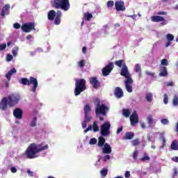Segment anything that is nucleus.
I'll return each instance as SVG.
<instances>
[{
  "label": "nucleus",
  "instance_id": "nucleus-36",
  "mask_svg": "<svg viewBox=\"0 0 178 178\" xmlns=\"http://www.w3.org/2000/svg\"><path fill=\"white\" fill-rule=\"evenodd\" d=\"M166 38L168 40V41H173L175 40V36H173V35L168 33L166 35Z\"/></svg>",
  "mask_w": 178,
  "mask_h": 178
},
{
  "label": "nucleus",
  "instance_id": "nucleus-14",
  "mask_svg": "<svg viewBox=\"0 0 178 178\" xmlns=\"http://www.w3.org/2000/svg\"><path fill=\"white\" fill-rule=\"evenodd\" d=\"M13 116L15 119H23V111L21 108H17L13 111Z\"/></svg>",
  "mask_w": 178,
  "mask_h": 178
},
{
  "label": "nucleus",
  "instance_id": "nucleus-60",
  "mask_svg": "<svg viewBox=\"0 0 178 178\" xmlns=\"http://www.w3.org/2000/svg\"><path fill=\"white\" fill-rule=\"evenodd\" d=\"M146 74H147V76H150L151 77H154V76H155L154 73L150 72L149 71H146Z\"/></svg>",
  "mask_w": 178,
  "mask_h": 178
},
{
  "label": "nucleus",
  "instance_id": "nucleus-23",
  "mask_svg": "<svg viewBox=\"0 0 178 178\" xmlns=\"http://www.w3.org/2000/svg\"><path fill=\"white\" fill-rule=\"evenodd\" d=\"M124 138V140H133L134 138V132H126Z\"/></svg>",
  "mask_w": 178,
  "mask_h": 178
},
{
  "label": "nucleus",
  "instance_id": "nucleus-35",
  "mask_svg": "<svg viewBox=\"0 0 178 178\" xmlns=\"http://www.w3.org/2000/svg\"><path fill=\"white\" fill-rule=\"evenodd\" d=\"M135 72H136V73L141 72V65L140 64H136L135 65Z\"/></svg>",
  "mask_w": 178,
  "mask_h": 178
},
{
  "label": "nucleus",
  "instance_id": "nucleus-43",
  "mask_svg": "<svg viewBox=\"0 0 178 178\" xmlns=\"http://www.w3.org/2000/svg\"><path fill=\"white\" fill-rule=\"evenodd\" d=\"M163 102L165 105H167V104L169 102V99L168 97V95L164 94L163 95Z\"/></svg>",
  "mask_w": 178,
  "mask_h": 178
},
{
  "label": "nucleus",
  "instance_id": "nucleus-11",
  "mask_svg": "<svg viewBox=\"0 0 178 178\" xmlns=\"http://www.w3.org/2000/svg\"><path fill=\"white\" fill-rule=\"evenodd\" d=\"M89 83L95 90L101 87V84L99 83V81L97 79V76L90 77L89 79Z\"/></svg>",
  "mask_w": 178,
  "mask_h": 178
},
{
  "label": "nucleus",
  "instance_id": "nucleus-42",
  "mask_svg": "<svg viewBox=\"0 0 178 178\" xmlns=\"http://www.w3.org/2000/svg\"><path fill=\"white\" fill-rule=\"evenodd\" d=\"M161 65L163 66H168V65H169V62L168 61V59H165V58L162 59Z\"/></svg>",
  "mask_w": 178,
  "mask_h": 178
},
{
  "label": "nucleus",
  "instance_id": "nucleus-40",
  "mask_svg": "<svg viewBox=\"0 0 178 178\" xmlns=\"http://www.w3.org/2000/svg\"><path fill=\"white\" fill-rule=\"evenodd\" d=\"M97 138H91L90 140V141H89V144L90 145H95V144H97Z\"/></svg>",
  "mask_w": 178,
  "mask_h": 178
},
{
  "label": "nucleus",
  "instance_id": "nucleus-62",
  "mask_svg": "<svg viewBox=\"0 0 178 178\" xmlns=\"http://www.w3.org/2000/svg\"><path fill=\"white\" fill-rule=\"evenodd\" d=\"M124 177H125L126 178L130 177V171H127V172H125Z\"/></svg>",
  "mask_w": 178,
  "mask_h": 178
},
{
  "label": "nucleus",
  "instance_id": "nucleus-12",
  "mask_svg": "<svg viewBox=\"0 0 178 178\" xmlns=\"http://www.w3.org/2000/svg\"><path fill=\"white\" fill-rule=\"evenodd\" d=\"M115 6L118 12H124V10H126V6H124V1H115Z\"/></svg>",
  "mask_w": 178,
  "mask_h": 178
},
{
  "label": "nucleus",
  "instance_id": "nucleus-16",
  "mask_svg": "<svg viewBox=\"0 0 178 178\" xmlns=\"http://www.w3.org/2000/svg\"><path fill=\"white\" fill-rule=\"evenodd\" d=\"M169 74L168 72V68L166 67L161 66L160 67V73L159 74V76L160 77H166Z\"/></svg>",
  "mask_w": 178,
  "mask_h": 178
},
{
  "label": "nucleus",
  "instance_id": "nucleus-13",
  "mask_svg": "<svg viewBox=\"0 0 178 178\" xmlns=\"http://www.w3.org/2000/svg\"><path fill=\"white\" fill-rule=\"evenodd\" d=\"M129 119L131 126H136L138 123V115H137V112L134 111Z\"/></svg>",
  "mask_w": 178,
  "mask_h": 178
},
{
  "label": "nucleus",
  "instance_id": "nucleus-6",
  "mask_svg": "<svg viewBox=\"0 0 178 178\" xmlns=\"http://www.w3.org/2000/svg\"><path fill=\"white\" fill-rule=\"evenodd\" d=\"M86 79H76L75 83V89H74V95L76 97L80 95L83 91H86L87 90V87L86 86Z\"/></svg>",
  "mask_w": 178,
  "mask_h": 178
},
{
  "label": "nucleus",
  "instance_id": "nucleus-37",
  "mask_svg": "<svg viewBox=\"0 0 178 178\" xmlns=\"http://www.w3.org/2000/svg\"><path fill=\"white\" fill-rule=\"evenodd\" d=\"M123 115L125 118H129V116H130V111H129V109H124Z\"/></svg>",
  "mask_w": 178,
  "mask_h": 178
},
{
  "label": "nucleus",
  "instance_id": "nucleus-5",
  "mask_svg": "<svg viewBox=\"0 0 178 178\" xmlns=\"http://www.w3.org/2000/svg\"><path fill=\"white\" fill-rule=\"evenodd\" d=\"M51 5L54 9H61L65 10V12H67L70 9L69 0H53Z\"/></svg>",
  "mask_w": 178,
  "mask_h": 178
},
{
  "label": "nucleus",
  "instance_id": "nucleus-61",
  "mask_svg": "<svg viewBox=\"0 0 178 178\" xmlns=\"http://www.w3.org/2000/svg\"><path fill=\"white\" fill-rule=\"evenodd\" d=\"M122 131H123V127H120V128H118L116 133L117 134H119L120 133H122Z\"/></svg>",
  "mask_w": 178,
  "mask_h": 178
},
{
  "label": "nucleus",
  "instance_id": "nucleus-64",
  "mask_svg": "<svg viewBox=\"0 0 178 178\" xmlns=\"http://www.w3.org/2000/svg\"><path fill=\"white\" fill-rule=\"evenodd\" d=\"M172 161H174V162H178V156H175L174 158L172 159Z\"/></svg>",
  "mask_w": 178,
  "mask_h": 178
},
{
  "label": "nucleus",
  "instance_id": "nucleus-52",
  "mask_svg": "<svg viewBox=\"0 0 178 178\" xmlns=\"http://www.w3.org/2000/svg\"><path fill=\"white\" fill-rule=\"evenodd\" d=\"M19 51V49L17 47H15V49L13 50V56H17V51Z\"/></svg>",
  "mask_w": 178,
  "mask_h": 178
},
{
  "label": "nucleus",
  "instance_id": "nucleus-24",
  "mask_svg": "<svg viewBox=\"0 0 178 178\" xmlns=\"http://www.w3.org/2000/svg\"><path fill=\"white\" fill-rule=\"evenodd\" d=\"M15 73H16V69L13 68L12 70H10L7 74H6V77L8 80V81H10L12 74H15Z\"/></svg>",
  "mask_w": 178,
  "mask_h": 178
},
{
  "label": "nucleus",
  "instance_id": "nucleus-46",
  "mask_svg": "<svg viewBox=\"0 0 178 178\" xmlns=\"http://www.w3.org/2000/svg\"><path fill=\"white\" fill-rule=\"evenodd\" d=\"M137 156H138V151L135 150L133 153V159L136 161L137 159Z\"/></svg>",
  "mask_w": 178,
  "mask_h": 178
},
{
  "label": "nucleus",
  "instance_id": "nucleus-58",
  "mask_svg": "<svg viewBox=\"0 0 178 178\" xmlns=\"http://www.w3.org/2000/svg\"><path fill=\"white\" fill-rule=\"evenodd\" d=\"M10 171L12 173H16V172H17V168H16V167H11Z\"/></svg>",
  "mask_w": 178,
  "mask_h": 178
},
{
  "label": "nucleus",
  "instance_id": "nucleus-45",
  "mask_svg": "<svg viewBox=\"0 0 178 178\" xmlns=\"http://www.w3.org/2000/svg\"><path fill=\"white\" fill-rule=\"evenodd\" d=\"M161 122L162 124H164V125L169 124V120H168L167 118L161 119Z\"/></svg>",
  "mask_w": 178,
  "mask_h": 178
},
{
  "label": "nucleus",
  "instance_id": "nucleus-4",
  "mask_svg": "<svg viewBox=\"0 0 178 178\" xmlns=\"http://www.w3.org/2000/svg\"><path fill=\"white\" fill-rule=\"evenodd\" d=\"M19 84H22V86H31L32 84L31 92L35 93L37 91V88H38V81L37 79L33 76H30L29 79L27 78H21L19 80Z\"/></svg>",
  "mask_w": 178,
  "mask_h": 178
},
{
  "label": "nucleus",
  "instance_id": "nucleus-9",
  "mask_svg": "<svg viewBox=\"0 0 178 178\" xmlns=\"http://www.w3.org/2000/svg\"><path fill=\"white\" fill-rule=\"evenodd\" d=\"M21 29L24 33H31V31H35V24L34 22H29L24 24Z\"/></svg>",
  "mask_w": 178,
  "mask_h": 178
},
{
  "label": "nucleus",
  "instance_id": "nucleus-25",
  "mask_svg": "<svg viewBox=\"0 0 178 178\" xmlns=\"http://www.w3.org/2000/svg\"><path fill=\"white\" fill-rule=\"evenodd\" d=\"M114 65L115 66H118V67H122L126 66V63L124 62V60H119L114 62Z\"/></svg>",
  "mask_w": 178,
  "mask_h": 178
},
{
  "label": "nucleus",
  "instance_id": "nucleus-47",
  "mask_svg": "<svg viewBox=\"0 0 178 178\" xmlns=\"http://www.w3.org/2000/svg\"><path fill=\"white\" fill-rule=\"evenodd\" d=\"M149 159H151L149 158V156H144V157L140 159V161H141L142 162H145V161H149Z\"/></svg>",
  "mask_w": 178,
  "mask_h": 178
},
{
  "label": "nucleus",
  "instance_id": "nucleus-31",
  "mask_svg": "<svg viewBox=\"0 0 178 178\" xmlns=\"http://www.w3.org/2000/svg\"><path fill=\"white\" fill-rule=\"evenodd\" d=\"M92 129H93V131L95 133H97V131H99V127H98V124H97V121H95L93 122V126L92 127Z\"/></svg>",
  "mask_w": 178,
  "mask_h": 178
},
{
  "label": "nucleus",
  "instance_id": "nucleus-15",
  "mask_svg": "<svg viewBox=\"0 0 178 178\" xmlns=\"http://www.w3.org/2000/svg\"><path fill=\"white\" fill-rule=\"evenodd\" d=\"M120 75L123 77H127L130 76V72H129V68L127 67V65H124V67H122Z\"/></svg>",
  "mask_w": 178,
  "mask_h": 178
},
{
  "label": "nucleus",
  "instance_id": "nucleus-33",
  "mask_svg": "<svg viewBox=\"0 0 178 178\" xmlns=\"http://www.w3.org/2000/svg\"><path fill=\"white\" fill-rule=\"evenodd\" d=\"M172 105H174V106H177V105H178V97H177V95L174 96V98L172 99Z\"/></svg>",
  "mask_w": 178,
  "mask_h": 178
},
{
  "label": "nucleus",
  "instance_id": "nucleus-48",
  "mask_svg": "<svg viewBox=\"0 0 178 178\" xmlns=\"http://www.w3.org/2000/svg\"><path fill=\"white\" fill-rule=\"evenodd\" d=\"M111 159V156L109 154H106L103 157L104 162H106V161H109Z\"/></svg>",
  "mask_w": 178,
  "mask_h": 178
},
{
  "label": "nucleus",
  "instance_id": "nucleus-20",
  "mask_svg": "<svg viewBox=\"0 0 178 178\" xmlns=\"http://www.w3.org/2000/svg\"><path fill=\"white\" fill-rule=\"evenodd\" d=\"M146 120L149 124V127H151L152 126V124L155 123V120H154L152 115H149L147 117Z\"/></svg>",
  "mask_w": 178,
  "mask_h": 178
},
{
  "label": "nucleus",
  "instance_id": "nucleus-29",
  "mask_svg": "<svg viewBox=\"0 0 178 178\" xmlns=\"http://www.w3.org/2000/svg\"><path fill=\"white\" fill-rule=\"evenodd\" d=\"M83 17L86 22H89V20H91V19H92V14L86 13L84 14Z\"/></svg>",
  "mask_w": 178,
  "mask_h": 178
},
{
  "label": "nucleus",
  "instance_id": "nucleus-63",
  "mask_svg": "<svg viewBox=\"0 0 178 178\" xmlns=\"http://www.w3.org/2000/svg\"><path fill=\"white\" fill-rule=\"evenodd\" d=\"M81 124H82L83 129H86V127H87V122L83 121V122L81 123Z\"/></svg>",
  "mask_w": 178,
  "mask_h": 178
},
{
  "label": "nucleus",
  "instance_id": "nucleus-8",
  "mask_svg": "<svg viewBox=\"0 0 178 178\" xmlns=\"http://www.w3.org/2000/svg\"><path fill=\"white\" fill-rule=\"evenodd\" d=\"M111 123L109 122H105L102 126H101V136L103 137H106L107 136H109L111 134Z\"/></svg>",
  "mask_w": 178,
  "mask_h": 178
},
{
  "label": "nucleus",
  "instance_id": "nucleus-22",
  "mask_svg": "<svg viewBox=\"0 0 178 178\" xmlns=\"http://www.w3.org/2000/svg\"><path fill=\"white\" fill-rule=\"evenodd\" d=\"M99 141L97 143L98 147H99L100 148H102V147H104L105 145V138L104 136H100L98 138Z\"/></svg>",
  "mask_w": 178,
  "mask_h": 178
},
{
  "label": "nucleus",
  "instance_id": "nucleus-7",
  "mask_svg": "<svg viewBox=\"0 0 178 178\" xmlns=\"http://www.w3.org/2000/svg\"><path fill=\"white\" fill-rule=\"evenodd\" d=\"M108 111H109V108H108V106H106V105H105V104L101 105V102L98 101V104H97V106L95 110L96 115H106V112H108Z\"/></svg>",
  "mask_w": 178,
  "mask_h": 178
},
{
  "label": "nucleus",
  "instance_id": "nucleus-10",
  "mask_svg": "<svg viewBox=\"0 0 178 178\" xmlns=\"http://www.w3.org/2000/svg\"><path fill=\"white\" fill-rule=\"evenodd\" d=\"M113 63L110 62L107 65H106L103 69H102V74L104 76H109L111 74V72L113 70Z\"/></svg>",
  "mask_w": 178,
  "mask_h": 178
},
{
  "label": "nucleus",
  "instance_id": "nucleus-54",
  "mask_svg": "<svg viewBox=\"0 0 178 178\" xmlns=\"http://www.w3.org/2000/svg\"><path fill=\"white\" fill-rule=\"evenodd\" d=\"M161 141L163 143V147L166 145V139H165V136H161Z\"/></svg>",
  "mask_w": 178,
  "mask_h": 178
},
{
  "label": "nucleus",
  "instance_id": "nucleus-32",
  "mask_svg": "<svg viewBox=\"0 0 178 178\" xmlns=\"http://www.w3.org/2000/svg\"><path fill=\"white\" fill-rule=\"evenodd\" d=\"M29 126H31V127H35V126H37V117H34L33 118Z\"/></svg>",
  "mask_w": 178,
  "mask_h": 178
},
{
  "label": "nucleus",
  "instance_id": "nucleus-18",
  "mask_svg": "<svg viewBox=\"0 0 178 178\" xmlns=\"http://www.w3.org/2000/svg\"><path fill=\"white\" fill-rule=\"evenodd\" d=\"M103 147V154H111L112 147H111V145H109V143H105Z\"/></svg>",
  "mask_w": 178,
  "mask_h": 178
},
{
  "label": "nucleus",
  "instance_id": "nucleus-59",
  "mask_svg": "<svg viewBox=\"0 0 178 178\" xmlns=\"http://www.w3.org/2000/svg\"><path fill=\"white\" fill-rule=\"evenodd\" d=\"M161 22V26H166V24H168V20L165 19V18H163V20H162Z\"/></svg>",
  "mask_w": 178,
  "mask_h": 178
},
{
  "label": "nucleus",
  "instance_id": "nucleus-55",
  "mask_svg": "<svg viewBox=\"0 0 178 178\" xmlns=\"http://www.w3.org/2000/svg\"><path fill=\"white\" fill-rule=\"evenodd\" d=\"M173 177H176V176H177L178 175V171H177V168H173Z\"/></svg>",
  "mask_w": 178,
  "mask_h": 178
},
{
  "label": "nucleus",
  "instance_id": "nucleus-30",
  "mask_svg": "<svg viewBox=\"0 0 178 178\" xmlns=\"http://www.w3.org/2000/svg\"><path fill=\"white\" fill-rule=\"evenodd\" d=\"M153 97L154 96L152 95V93H151V92L147 93L146 97H145L146 101L147 102H152Z\"/></svg>",
  "mask_w": 178,
  "mask_h": 178
},
{
  "label": "nucleus",
  "instance_id": "nucleus-28",
  "mask_svg": "<svg viewBox=\"0 0 178 178\" xmlns=\"http://www.w3.org/2000/svg\"><path fill=\"white\" fill-rule=\"evenodd\" d=\"M127 80H125V86H129L133 84V79H131V75L125 77Z\"/></svg>",
  "mask_w": 178,
  "mask_h": 178
},
{
  "label": "nucleus",
  "instance_id": "nucleus-57",
  "mask_svg": "<svg viewBox=\"0 0 178 178\" xmlns=\"http://www.w3.org/2000/svg\"><path fill=\"white\" fill-rule=\"evenodd\" d=\"M13 27H14V29H16V30H18V29L20 28V24L15 23V24H13Z\"/></svg>",
  "mask_w": 178,
  "mask_h": 178
},
{
  "label": "nucleus",
  "instance_id": "nucleus-21",
  "mask_svg": "<svg viewBox=\"0 0 178 178\" xmlns=\"http://www.w3.org/2000/svg\"><path fill=\"white\" fill-rule=\"evenodd\" d=\"M9 5L6 4L5 6L3 7L2 11H1V16H5L6 15H9Z\"/></svg>",
  "mask_w": 178,
  "mask_h": 178
},
{
  "label": "nucleus",
  "instance_id": "nucleus-41",
  "mask_svg": "<svg viewBox=\"0 0 178 178\" xmlns=\"http://www.w3.org/2000/svg\"><path fill=\"white\" fill-rule=\"evenodd\" d=\"M85 65H86V63H84V60H81L78 63V66H79V67H81V69H83V67H84Z\"/></svg>",
  "mask_w": 178,
  "mask_h": 178
},
{
  "label": "nucleus",
  "instance_id": "nucleus-53",
  "mask_svg": "<svg viewBox=\"0 0 178 178\" xmlns=\"http://www.w3.org/2000/svg\"><path fill=\"white\" fill-rule=\"evenodd\" d=\"M6 49V43L0 44V51H3V49Z\"/></svg>",
  "mask_w": 178,
  "mask_h": 178
},
{
  "label": "nucleus",
  "instance_id": "nucleus-2",
  "mask_svg": "<svg viewBox=\"0 0 178 178\" xmlns=\"http://www.w3.org/2000/svg\"><path fill=\"white\" fill-rule=\"evenodd\" d=\"M48 149V145L42 146V144L31 143L26 149L25 154L28 159H34L35 154L38 152Z\"/></svg>",
  "mask_w": 178,
  "mask_h": 178
},
{
  "label": "nucleus",
  "instance_id": "nucleus-27",
  "mask_svg": "<svg viewBox=\"0 0 178 178\" xmlns=\"http://www.w3.org/2000/svg\"><path fill=\"white\" fill-rule=\"evenodd\" d=\"M171 149H173V151H178V142L177 140H175L172 142Z\"/></svg>",
  "mask_w": 178,
  "mask_h": 178
},
{
  "label": "nucleus",
  "instance_id": "nucleus-50",
  "mask_svg": "<svg viewBox=\"0 0 178 178\" xmlns=\"http://www.w3.org/2000/svg\"><path fill=\"white\" fill-rule=\"evenodd\" d=\"M13 59V56H12V54L7 55V58H6L7 62H10V60H12Z\"/></svg>",
  "mask_w": 178,
  "mask_h": 178
},
{
  "label": "nucleus",
  "instance_id": "nucleus-19",
  "mask_svg": "<svg viewBox=\"0 0 178 178\" xmlns=\"http://www.w3.org/2000/svg\"><path fill=\"white\" fill-rule=\"evenodd\" d=\"M152 22H154V23H159V22H162L163 20V17L159 15H154L151 17Z\"/></svg>",
  "mask_w": 178,
  "mask_h": 178
},
{
  "label": "nucleus",
  "instance_id": "nucleus-34",
  "mask_svg": "<svg viewBox=\"0 0 178 178\" xmlns=\"http://www.w3.org/2000/svg\"><path fill=\"white\" fill-rule=\"evenodd\" d=\"M100 173L102 175V176L103 177H106V175H108V169L106 168H103L101 171H100Z\"/></svg>",
  "mask_w": 178,
  "mask_h": 178
},
{
  "label": "nucleus",
  "instance_id": "nucleus-17",
  "mask_svg": "<svg viewBox=\"0 0 178 178\" xmlns=\"http://www.w3.org/2000/svg\"><path fill=\"white\" fill-rule=\"evenodd\" d=\"M114 95L116 98H122L123 97V90L120 87H116L114 90Z\"/></svg>",
  "mask_w": 178,
  "mask_h": 178
},
{
  "label": "nucleus",
  "instance_id": "nucleus-49",
  "mask_svg": "<svg viewBox=\"0 0 178 178\" xmlns=\"http://www.w3.org/2000/svg\"><path fill=\"white\" fill-rule=\"evenodd\" d=\"M113 5H114L113 1H108L107 2V7L108 8H112L113 6Z\"/></svg>",
  "mask_w": 178,
  "mask_h": 178
},
{
  "label": "nucleus",
  "instance_id": "nucleus-38",
  "mask_svg": "<svg viewBox=\"0 0 178 178\" xmlns=\"http://www.w3.org/2000/svg\"><path fill=\"white\" fill-rule=\"evenodd\" d=\"M92 118L90 116H88V114H85L84 117V122H86L87 123L91 122Z\"/></svg>",
  "mask_w": 178,
  "mask_h": 178
},
{
  "label": "nucleus",
  "instance_id": "nucleus-56",
  "mask_svg": "<svg viewBox=\"0 0 178 178\" xmlns=\"http://www.w3.org/2000/svg\"><path fill=\"white\" fill-rule=\"evenodd\" d=\"M90 130H92V126L90 125L86 129L84 130V133H88Z\"/></svg>",
  "mask_w": 178,
  "mask_h": 178
},
{
  "label": "nucleus",
  "instance_id": "nucleus-3",
  "mask_svg": "<svg viewBox=\"0 0 178 178\" xmlns=\"http://www.w3.org/2000/svg\"><path fill=\"white\" fill-rule=\"evenodd\" d=\"M47 19L50 22H54V24L59 26L62 22V11L57 10L56 12L54 10H50L47 13Z\"/></svg>",
  "mask_w": 178,
  "mask_h": 178
},
{
  "label": "nucleus",
  "instance_id": "nucleus-1",
  "mask_svg": "<svg viewBox=\"0 0 178 178\" xmlns=\"http://www.w3.org/2000/svg\"><path fill=\"white\" fill-rule=\"evenodd\" d=\"M20 101V95L12 94L8 97H3L0 102L1 111H8V105L10 108L15 106L19 104Z\"/></svg>",
  "mask_w": 178,
  "mask_h": 178
},
{
  "label": "nucleus",
  "instance_id": "nucleus-51",
  "mask_svg": "<svg viewBox=\"0 0 178 178\" xmlns=\"http://www.w3.org/2000/svg\"><path fill=\"white\" fill-rule=\"evenodd\" d=\"M175 86V82L169 81L166 83V87H173Z\"/></svg>",
  "mask_w": 178,
  "mask_h": 178
},
{
  "label": "nucleus",
  "instance_id": "nucleus-26",
  "mask_svg": "<svg viewBox=\"0 0 178 178\" xmlns=\"http://www.w3.org/2000/svg\"><path fill=\"white\" fill-rule=\"evenodd\" d=\"M83 111L85 115H90V113H91V107H90V104H86L83 107Z\"/></svg>",
  "mask_w": 178,
  "mask_h": 178
},
{
  "label": "nucleus",
  "instance_id": "nucleus-44",
  "mask_svg": "<svg viewBox=\"0 0 178 178\" xmlns=\"http://www.w3.org/2000/svg\"><path fill=\"white\" fill-rule=\"evenodd\" d=\"M132 144L133 145H134L135 147L138 145V144H140V139L137 138V139H135L134 140H132Z\"/></svg>",
  "mask_w": 178,
  "mask_h": 178
},
{
  "label": "nucleus",
  "instance_id": "nucleus-39",
  "mask_svg": "<svg viewBox=\"0 0 178 178\" xmlns=\"http://www.w3.org/2000/svg\"><path fill=\"white\" fill-rule=\"evenodd\" d=\"M125 87L128 92H133V86L131 85H125Z\"/></svg>",
  "mask_w": 178,
  "mask_h": 178
}]
</instances>
